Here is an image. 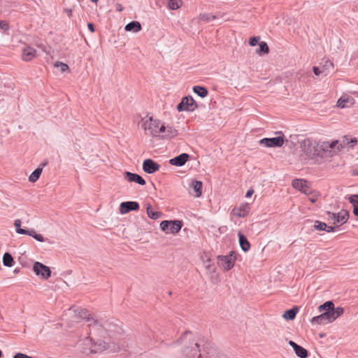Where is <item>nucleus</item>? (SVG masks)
Instances as JSON below:
<instances>
[{"mask_svg": "<svg viewBox=\"0 0 358 358\" xmlns=\"http://www.w3.org/2000/svg\"><path fill=\"white\" fill-rule=\"evenodd\" d=\"M355 100L353 98L344 95L342 96L337 101V106L341 108H348L353 106Z\"/></svg>", "mask_w": 358, "mask_h": 358, "instance_id": "obj_21", "label": "nucleus"}, {"mask_svg": "<svg viewBox=\"0 0 358 358\" xmlns=\"http://www.w3.org/2000/svg\"><path fill=\"white\" fill-rule=\"evenodd\" d=\"M32 268H50L40 262H36L33 264Z\"/></svg>", "mask_w": 358, "mask_h": 358, "instance_id": "obj_45", "label": "nucleus"}, {"mask_svg": "<svg viewBox=\"0 0 358 358\" xmlns=\"http://www.w3.org/2000/svg\"><path fill=\"white\" fill-rule=\"evenodd\" d=\"M338 309L341 310V315L343 313V308L341 307H337L335 308L334 303L331 301H328L324 303L322 305H320L318 307V310L320 312L324 311L323 313H333L335 314H336V312Z\"/></svg>", "mask_w": 358, "mask_h": 358, "instance_id": "obj_16", "label": "nucleus"}, {"mask_svg": "<svg viewBox=\"0 0 358 358\" xmlns=\"http://www.w3.org/2000/svg\"><path fill=\"white\" fill-rule=\"evenodd\" d=\"M236 259V255L231 252L226 256H219L217 257V265L223 268H232Z\"/></svg>", "mask_w": 358, "mask_h": 358, "instance_id": "obj_11", "label": "nucleus"}, {"mask_svg": "<svg viewBox=\"0 0 358 358\" xmlns=\"http://www.w3.org/2000/svg\"><path fill=\"white\" fill-rule=\"evenodd\" d=\"M289 345L292 347L296 355L300 358H306L308 356V351L303 347L299 345L292 341H289Z\"/></svg>", "mask_w": 358, "mask_h": 358, "instance_id": "obj_24", "label": "nucleus"}, {"mask_svg": "<svg viewBox=\"0 0 358 358\" xmlns=\"http://www.w3.org/2000/svg\"><path fill=\"white\" fill-rule=\"evenodd\" d=\"M18 271H19V270L15 269L14 270V273L16 274Z\"/></svg>", "mask_w": 358, "mask_h": 358, "instance_id": "obj_56", "label": "nucleus"}, {"mask_svg": "<svg viewBox=\"0 0 358 358\" xmlns=\"http://www.w3.org/2000/svg\"><path fill=\"white\" fill-rule=\"evenodd\" d=\"M353 206V214L358 216V194L350 195L345 197Z\"/></svg>", "mask_w": 358, "mask_h": 358, "instance_id": "obj_30", "label": "nucleus"}, {"mask_svg": "<svg viewBox=\"0 0 358 358\" xmlns=\"http://www.w3.org/2000/svg\"><path fill=\"white\" fill-rule=\"evenodd\" d=\"M259 49L257 50V53L262 55V53H268L269 51L268 47L266 42H260L259 44Z\"/></svg>", "mask_w": 358, "mask_h": 358, "instance_id": "obj_38", "label": "nucleus"}, {"mask_svg": "<svg viewBox=\"0 0 358 358\" xmlns=\"http://www.w3.org/2000/svg\"><path fill=\"white\" fill-rule=\"evenodd\" d=\"M238 236L239 244H240L241 249L244 252L248 251L250 248V244L249 241H248V239L246 238V237L240 232L238 234Z\"/></svg>", "mask_w": 358, "mask_h": 358, "instance_id": "obj_28", "label": "nucleus"}, {"mask_svg": "<svg viewBox=\"0 0 358 358\" xmlns=\"http://www.w3.org/2000/svg\"><path fill=\"white\" fill-rule=\"evenodd\" d=\"M117 10L121 11L122 9L121 5H118L117 7Z\"/></svg>", "mask_w": 358, "mask_h": 358, "instance_id": "obj_53", "label": "nucleus"}, {"mask_svg": "<svg viewBox=\"0 0 358 358\" xmlns=\"http://www.w3.org/2000/svg\"><path fill=\"white\" fill-rule=\"evenodd\" d=\"M42 171L43 167H38L35 171H34L29 177V182H35L37 181L42 173Z\"/></svg>", "mask_w": 358, "mask_h": 358, "instance_id": "obj_34", "label": "nucleus"}, {"mask_svg": "<svg viewBox=\"0 0 358 358\" xmlns=\"http://www.w3.org/2000/svg\"><path fill=\"white\" fill-rule=\"evenodd\" d=\"M13 358H33L32 357L28 356L25 354L18 352L17 353Z\"/></svg>", "mask_w": 358, "mask_h": 358, "instance_id": "obj_47", "label": "nucleus"}, {"mask_svg": "<svg viewBox=\"0 0 358 358\" xmlns=\"http://www.w3.org/2000/svg\"><path fill=\"white\" fill-rule=\"evenodd\" d=\"M76 316L78 318L83 319L88 322V326L92 334H94L96 331H103V322L99 321L93 317H90L87 310L83 308H77L74 310Z\"/></svg>", "mask_w": 358, "mask_h": 358, "instance_id": "obj_3", "label": "nucleus"}, {"mask_svg": "<svg viewBox=\"0 0 358 358\" xmlns=\"http://www.w3.org/2000/svg\"><path fill=\"white\" fill-rule=\"evenodd\" d=\"M94 342L93 341L92 338L87 337L83 341V345H84L83 348V352L85 354L93 353V352H90V349L93 348Z\"/></svg>", "mask_w": 358, "mask_h": 358, "instance_id": "obj_29", "label": "nucleus"}, {"mask_svg": "<svg viewBox=\"0 0 358 358\" xmlns=\"http://www.w3.org/2000/svg\"><path fill=\"white\" fill-rule=\"evenodd\" d=\"M260 40V37L259 36H254V37H252L249 39V44L251 45V46H255L256 45L258 42Z\"/></svg>", "mask_w": 358, "mask_h": 358, "instance_id": "obj_43", "label": "nucleus"}, {"mask_svg": "<svg viewBox=\"0 0 358 358\" xmlns=\"http://www.w3.org/2000/svg\"><path fill=\"white\" fill-rule=\"evenodd\" d=\"M36 57V50L31 46H27L22 49V59L25 62H29Z\"/></svg>", "mask_w": 358, "mask_h": 358, "instance_id": "obj_18", "label": "nucleus"}, {"mask_svg": "<svg viewBox=\"0 0 358 358\" xmlns=\"http://www.w3.org/2000/svg\"><path fill=\"white\" fill-rule=\"evenodd\" d=\"M22 266L23 267H29L30 266V264L29 262L22 263Z\"/></svg>", "mask_w": 358, "mask_h": 358, "instance_id": "obj_51", "label": "nucleus"}, {"mask_svg": "<svg viewBox=\"0 0 358 358\" xmlns=\"http://www.w3.org/2000/svg\"><path fill=\"white\" fill-rule=\"evenodd\" d=\"M189 187L193 189L194 196L195 197L199 198L201 196L203 187V183L201 181L192 179L189 184Z\"/></svg>", "mask_w": 358, "mask_h": 358, "instance_id": "obj_23", "label": "nucleus"}, {"mask_svg": "<svg viewBox=\"0 0 358 358\" xmlns=\"http://www.w3.org/2000/svg\"><path fill=\"white\" fill-rule=\"evenodd\" d=\"M197 105L191 96L183 97L180 103L177 106V110L180 111H194Z\"/></svg>", "mask_w": 358, "mask_h": 358, "instance_id": "obj_10", "label": "nucleus"}, {"mask_svg": "<svg viewBox=\"0 0 358 358\" xmlns=\"http://www.w3.org/2000/svg\"><path fill=\"white\" fill-rule=\"evenodd\" d=\"M322 68L326 69V71H329V69H333V63L330 61H326L325 64L323 65Z\"/></svg>", "mask_w": 358, "mask_h": 358, "instance_id": "obj_46", "label": "nucleus"}, {"mask_svg": "<svg viewBox=\"0 0 358 358\" xmlns=\"http://www.w3.org/2000/svg\"><path fill=\"white\" fill-rule=\"evenodd\" d=\"M254 193V190L252 189H250L247 191L245 196L247 198L250 197Z\"/></svg>", "mask_w": 358, "mask_h": 358, "instance_id": "obj_48", "label": "nucleus"}, {"mask_svg": "<svg viewBox=\"0 0 358 358\" xmlns=\"http://www.w3.org/2000/svg\"><path fill=\"white\" fill-rule=\"evenodd\" d=\"M338 147L340 151L344 148L352 149L358 144V139L355 137L344 136L341 140H338Z\"/></svg>", "mask_w": 358, "mask_h": 358, "instance_id": "obj_12", "label": "nucleus"}, {"mask_svg": "<svg viewBox=\"0 0 358 358\" xmlns=\"http://www.w3.org/2000/svg\"><path fill=\"white\" fill-rule=\"evenodd\" d=\"M338 140L320 141V157H332L340 152Z\"/></svg>", "mask_w": 358, "mask_h": 358, "instance_id": "obj_4", "label": "nucleus"}, {"mask_svg": "<svg viewBox=\"0 0 358 358\" xmlns=\"http://www.w3.org/2000/svg\"><path fill=\"white\" fill-rule=\"evenodd\" d=\"M279 136L273 138H264L259 141V144L266 148H280L285 142L284 134L282 132L277 133Z\"/></svg>", "mask_w": 358, "mask_h": 358, "instance_id": "obj_8", "label": "nucleus"}, {"mask_svg": "<svg viewBox=\"0 0 358 358\" xmlns=\"http://www.w3.org/2000/svg\"><path fill=\"white\" fill-rule=\"evenodd\" d=\"M160 166L151 159H145L143 162V170L149 174L157 171Z\"/></svg>", "mask_w": 358, "mask_h": 358, "instance_id": "obj_13", "label": "nucleus"}, {"mask_svg": "<svg viewBox=\"0 0 358 358\" xmlns=\"http://www.w3.org/2000/svg\"><path fill=\"white\" fill-rule=\"evenodd\" d=\"M313 72L316 75V76H326L328 75V73H329V71H326V69H324V68H319V67H317V66H314L313 67Z\"/></svg>", "mask_w": 358, "mask_h": 358, "instance_id": "obj_40", "label": "nucleus"}, {"mask_svg": "<svg viewBox=\"0 0 358 358\" xmlns=\"http://www.w3.org/2000/svg\"><path fill=\"white\" fill-rule=\"evenodd\" d=\"M189 156L188 154L182 153L177 157H175L169 160V164L176 166H183L188 160Z\"/></svg>", "mask_w": 358, "mask_h": 358, "instance_id": "obj_20", "label": "nucleus"}, {"mask_svg": "<svg viewBox=\"0 0 358 358\" xmlns=\"http://www.w3.org/2000/svg\"><path fill=\"white\" fill-rule=\"evenodd\" d=\"M93 346V348L90 349V351L93 352V353L100 352L110 348L109 345L105 341L99 340L94 342Z\"/></svg>", "mask_w": 358, "mask_h": 358, "instance_id": "obj_25", "label": "nucleus"}, {"mask_svg": "<svg viewBox=\"0 0 358 358\" xmlns=\"http://www.w3.org/2000/svg\"><path fill=\"white\" fill-rule=\"evenodd\" d=\"M199 18L205 22H210L216 18V16L210 13H203L199 15Z\"/></svg>", "mask_w": 358, "mask_h": 358, "instance_id": "obj_41", "label": "nucleus"}, {"mask_svg": "<svg viewBox=\"0 0 358 358\" xmlns=\"http://www.w3.org/2000/svg\"><path fill=\"white\" fill-rule=\"evenodd\" d=\"M54 66L55 68H59L60 71L62 73L69 71V66L66 64L61 62H55L54 64Z\"/></svg>", "mask_w": 358, "mask_h": 358, "instance_id": "obj_39", "label": "nucleus"}, {"mask_svg": "<svg viewBox=\"0 0 358 358\" xmlns=\"http://www.w3.org/2000/svg\"><path fill=\"white\" fill-rule=\"evenodd\" d=\"M309 200H310L312 203H314V202H315V201L317 200V198H316V197H309Z\"/></svg>", "mask_w": 358, "mask_h": 358, "instance_id": "obj_52", "label": "nucleus"}, {"mask_svg": "<svg viewBox=\"0 0 358 358\" xmlns=\"http://www.w3.org/2000/svg\"><path fill=\"white\" fill-rule=\"evenodd\" d=\"M124 178L129 182H136L141 185H144L145 184V180L139 175L136 173H133L129 171H126L124 173Z\"/></svg>", "mask_w": 358, "mask_h": 358, "instance_id": "obj_22", "label": "nucleus"}, {"mask_svg": "<svg viewBox=\"0 0 358 358\" xmlns=\"http://www.w3.org/2000/svg\"><path fill=\"white\" fill-rule=\"evenodd\" d=\"M111 350H112V351H114V352H115V351H119V350H120V348H117L112 349Z\"/></svg>", "mask_w": 358, "mask_h": 358, "instance_id": "obj_54", "label": "nucleus"}, {"mask_svg": "<svg viewBox=\"0 0 358 358\" xmlns=\"http://www.w3.org/2000/svg\"><path fill=\"white\" fill-rule=\"evenodd\" d=\"M34 271L42 279H48L51 275V270H34Z\"/></svg>", "mask_w": 358, "mask_h": 358, "instance_id": "obj_37", "label": "nucleus"}, {"mask_svg": "<svg viewBox=\"0 0 358 358\" xmlns=\"http://www.w3.org/2000/svg\"><path fill=\"white\" fill-rule=\"evenodd\" d=\"M349 217V213L345 210H342L337 214L328 213L327 220L330 223L334 224H343L345 223Z\"/></svg>", "mask_w": 358, "mask_h": 358, "instance_id": "obj_9", "label": "nucleus"}, {"mask_svg": "<svg viewBox=\"0 0 358 358\" xmlns=\"http://www.w3.org/2000/svg\"><path fill=\"white\" fill-rule=\"evenodd\" d=\"M187 334H188V332H185V333H184V334H183V335L180 337V338L178 341V343L181 342V341L183 340L184 337H185V336H186Z\"/></svg>", "mask_w": 358, "mask_h": 358, "instance_id": "obj_50", "label": "nucleus"}, {"mask_svg": "<svg viewBox=\"0 0 358 358\" xmlns=\"http://www.w3.org/2000/svg\"><path fill=\"white\" fill-rule=\"evenodd\" d=\"M22 222L20 219H16L14 221V227H15L16 233L18 234H24L33 237L35 240L39 242H44L45 239L43 235L37 234L34 229L26 230L21 228Z\"/></svg>", "mask_w": 358, "mask_h": 358, "instance_id": "obj_6", "label": "nucleus"}, {"mask_svg": "<svg viewBox=\"0 0 358 358\" xmlns=\"http://www.w3.org/2000/svg\"><path fill=\"white\" fill-rule=\"evenodd\" d=\"M87 27H88V29H90V31L91 32H94V25L92 23H88Z\"/></svg>", "mask_w": 358, "mask_h": 358, "instance_id": "obj_49", "label": "nucleus"}, {"mask_svg": "<svg viewBox=\"0 0 358 358\" xmlns=\"http://www.w3.org/2000/svg\"><path fill=\"white\" fill-rule=\"evenodd\" d=\"M142 29L141 24L138 21H132L129 23H128L125 27L124 29L127 31L132 32V33H138Z\"/></svg>", "mask_w": 358, "mask_h": 358, "instance_id": "obj_26", "label": "nucleus"}, {"mask_svg": "<svg viewBox=\"0 0 358 358\" xmlns=\"http://www.w3.org/2000/svg\"><path fill=\"white\" fill-rule=\"evenodd\" d=\"M185 355L188 358H202L200 354L199 345L197 343H194V346L187 348L184 351Z\"/></svg>", "mask_w": 358, "mask_h": 358, "instance_id": "obj_19", "label": "nucleus"}, {"mask_svg": "<svg viewBox=\"0 0 358 358\" xmlns=\"http://www.w3.org/2000/svg\"><path fill=\"white\" fill-rule=\"evenodd\" d=\"M147 214L150 219L157 220L162 216V213L159 211L155 210L150 205L147 206Z\"/></svg>", "mask_w": 358, "mask_h": 358, "instance_id": "obj_31", "label": "nucleus"}, {"mask_svg": "<svg viewBox=\"0 0 358 358\" xmlns=\"http://www.w3.org/2000/svg\"><path fill=\"white\" fill-rule=\"evenodd\" d=\"M139 208V205L136 201H125L120 205V213L121 214H126L131 210H136Z\"/></svg>", "mask_w": 358, "mask_h": 358, "instance_id": "obj_14", "label": "nucleus"}, {"mask_svg": "<svg viewBox=\"0 0 358 358\" xmlns=\"http://www.w3.org/2000/svg\"><path fill=\"white\" fill-rule=\"evenodd\" d=\"M292 186L294 189L302 192L306 194H309L310 190L308 188V182L303 179H295L292 181Z\"/></svg>", "mask_w": 358, "mask_h": 358, "instance_id": "obj_17", "label": "nucleus"}, {"mask_svg": "<svg viewBox=\"0 0 358 358\" xmlns=\"http://www.w3.org/2000/svg\"><path fill=\"white\" fill-rule=\"evenodd\" d=\"M320 141L305 139L301 142L300 148L301 155L306 159H315L320 157Z\"/></svg>", "mask_w": 358, "mask_h": 358, "instance_id": "obj_2", "label": "nucleus"}, {"mask_svg": "<svg viewBox=\"0 0 358 358\" xmlns=\"http://www.w3.org/2000/svg\"><path fill=\"white\" fill-rule=\"evenodd\" d=\"M250 210V206L248 203H244L241 204L238 206H236L232 210V214L238 217H245Z\"/></svg>", "mask_w": 358, "mask_h": 358, "instance_id": "obj_15", "label": "nucleus"}, {"mask_svg": "<svg viewBox=\"0 0 358 358\" xmlns=\"http://www.w3.org/2000/svg\"><path fill=\"white\" fill-rule=\"evenodd\" d=\"M141 122L145 134L153 138L170 140L178 134V130L172 125L154 118L152 116H146L141 120Z\"/></svg>", "mask_w": 358, "mask_h": 358, "instance_id": "obj_1", "label": "nucleus"}, {"mask_svg": "<svg viewBox=\"0 0 358 358\" xmlns=\"http://www.w3.org/2000/svg\"><path fill=\"white\" fill-rule=\"evenodd\" d=\"M193 91L195 94L201 98L207 96L208 93L206 88L199 85L194 86L193 87Z\"/></svg>", "mask_w": 358, "mask_h": 358, "instance_id": "obj_33", "label": "nucleus"}, {"mask_svg": "<svg viewBox=\"0 0 358 358\" xmlns=\"http://www.w3.org/2000/svg\"><path fill=\"white\" fill-rule=\"evenodd\" d=\"M161 229L166 234H176L182 228V222L179 220H164L160 223Z\"/></svg>", "mask_w": 358, "mask_h": 358, "instance_id": "obj_7", "label": "nucleus"}, {"mask_svg": "<svg viewBox=\"0 0 358 358\" xmlns=\"http://www.w3.org/2000/svg\"><path fill=\"white\" fill-rule=\"evenodd\" d=\"M91 1H92L93 3H97L99 0H90Z\"/></svg>", "mask_w": 358, "mask_h": 358, "instance_id": "obj_55", "label": "nucleus"}, {"mask_svg": "<svg viewBox=\"0 0 358 358\" xmlns=\"http://www.w3.org/2000/svg\"><path fill=\"white\" fill-rule=\"evenodd\" d=\"M13 258L8 252H6L3 256V264L5 266H13Z\"/></svg>", "mask_w": 358, "mask_h": 358, "instance_id": "obj_36", "label": "nucleus"}, {"mask_svg": "<svg viewBox=\"0 0 358 358\" xmlns=\"http://www.w3.org/2000/svg\"><path fill=\"white\" fill-rule=\"evenodd\" d=\"M208 275L211 278L213 282H217L218 281V274L216 270H208Z\"/></svg>", "mask_w": 358, "mask_h": 358, "instance_id": "obj_42", "label": "nucleus"}, {"mask_svg": "<svg viewBox=\"0 0 358 358\" xmlns=\"http://www.w3.org/2000/svg\"><path fill=\"white\" fill-rule=\"evenodd\" d=\"M297 313H298V308L293 307L292 308L285 311V313L283 314V317L287 320H294L295 318Z\"/></svg>", "mask_w": 358, "mask_h": 358, "instance_id": "obj_32", "label": "nucleus"}, {"mask_svg": "<svg viewBox=\"0 0 358 358\" xmlns=\"http://www.w3.org/2000/svg\"><path fill=\"white\" fill-rule=\"evenodd\" d=\"M341 310L338 309L335 313H322L320 315L313 317L311 322L313 324H322L332 322L341 316Z\"/></svg>", "mask_w": 358, "mask_h": 358, "instance_id": "obj_5", "label": "nucleus"}, {"mask_svg": "<svg viewBox=\"0 0 358 358\" xmlns=\"http://www.w3.org/2000/svg\"><path fill=\"white\" fill-rule=\"evenodd\" d=\"M1 355H2V352H1V351L0 350V357H1Z\"/></svg>", "mask_w": 358, "mask_h": 358, "instance_id": "obj_57", "label": "nucleus"}, {"mask_svg": "<svg viewBox=\"0 0 358 358\" xmlns=\"http://www.w3.org/2000/svg\"><path fill=\"white\" fill-rule=\"evenodd\" d=\"M182 5L181 0H168L167 6L170 10H177Z\"/></svg>", "mask_w": 358, "mask_h": 358, "instance_id": "obj_35", "label": "nucleus"}, {"mask_svg": "<svg viewBox=\"0 0 358 358\" xmlns=\"http://www.w3.org/2000/svg\"><path fill=\"white\" fill-rule=\"evenodd\" d=\"M0 29L3 31H6L8 30L9 29V26H8V24L6 21H1L0 22Z\"/></svg>", "mask_w": 358, "mask_h": 358, "instance_id": "obj_44", "label": "nucleus"}, {"mask_svg": "<svg viewBox=\"0 0 358 358\" xmlns=\"http://www.w3.org/2000/svg\"><path fill=\"white\" fill-rule=\"evenodd\" d=\"M314 229L318 231H326L327 232H333L335 228L331 226H328L324 222L315 221L314 224Z\"/></svg>", "mask_w": 358, "mask_h": 358, "instance_id": "obj_27", "label": "nucleus"}]
</instances>
